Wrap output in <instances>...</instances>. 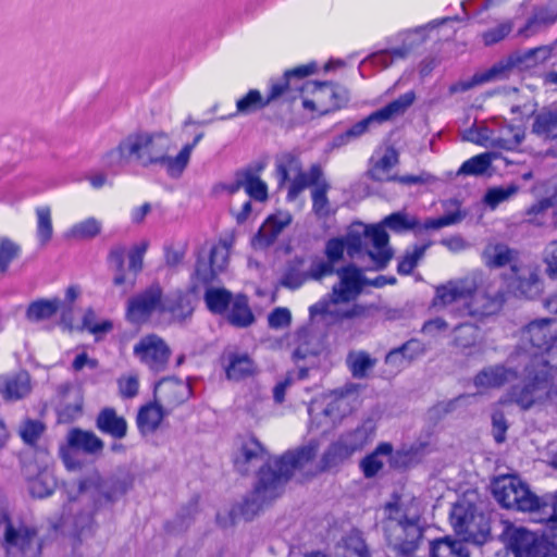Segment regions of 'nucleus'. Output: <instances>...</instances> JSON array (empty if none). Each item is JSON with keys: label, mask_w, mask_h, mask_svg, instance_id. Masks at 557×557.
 <instances>
[{"label": "nucleus", "mask_w": 557, "mask_h": 557, "mask_svg": "<svg viewBox=\"0 0 557 557\" xmlns=\"http://www.w3.org/2000/svg\"><path fill=\"white\" fill-rule=\"evenodd\" d=\"M491 490L503 508L528 513L533 521L545 524V541L557 548V491L540 496L517 474L495 476Z\"/></svg>", "instance_id": "f257e3e1"}, {"label": "nucleus", "mask_w": 557, "mask_h": 557, "mask_svg": "<svg viewBox=\"0 0 557 557\" xmlns=\"http://www.w3.org/2000/svg\"><path fill=\"white\" fill-rule=\"evenodd\" d=\"M315 70L313 62L296 66L286 71L281 82V102H290L294 110L310 117L338 110L348 101L347 90L338 85L305 81Z\"/></svg>", "instance_id": "f03ea898"}, {"label": "nucleus", "mask_w": 557, "mask_h": 557, "mask_svg": "<svg viewBox=\"0 0 557 557\" xmlns=\"http://www.w3.org/2000/svg\"><path fill=\"white\" fill-rule=\"evenodd\" d=\"M233 468L243 476L255 475V486L251 499L246 503L248 508L257 509L273 503L278 495V458L255 437L243 440L235 449L232 458Z\"/></svg>", "instance_id": "7ed1b4c3"}, {"label": "nucleus", "mask_w": 557, "mask_h": 557, "mask_svg": "<svg viewBox=\"0 0 557 557\" xmlns=\"http://www.w3.org/2000/svg\"><path fill=\"white\" fill-rule=\"evenodd\" d=\"M195 136L175 157L170 156L171 140L164 133L138 132L129 134L116 147L121 160H135L144 166L159 165L169 174H181L186 169L193 149L202 138Z\"/></svg>", "instance_id": "20e7f679"}, {"label": "nucleus", "mask_w": 557, "mask_h": 557, "mask_svg": "<svg viewBox=\"0 0 557 557\" xmlns=\"http://www.w3.org/2000/svg\"><path fill=\"white\" fill-rule=\"evenodd\" d=\"M382 510L388 545L401 556H411L422 539L424 505L410 494H401L387 502Z\"/></svg>", "instance_id": "39448f33"}, {"label": "nucleus", "mask_w": 557, "mask_h": 557, "mask_svg": "<svg viewBox=\"0 0 557 557\" xmlns=\"http://www.w3.org/2000/svg\"><path fill=\"white\" fill-rule=\"evenodd\" d=\"M337 276L338 282L333 286L330 298L311 307L312 319L333 323L344 319L356 320L368 317L372 308L355 302L366 285L361 272L354 267H346L337 272Z\"/></svg>", "instance_id": "423d86ee"}, {"label": "nucleus", "mask_w": 557, "mask_h": 557, "mask_svg": "<svg viewBox=\"0 0 557 557\" xmlns=\"http://www.w3.org/2000/svg\"><path fill=\"white\" fill-rule=\"evenodd\" d=\"M418 226L414 216L405 212H397L386 216L380 224L366 225L362 223H354L350 232V247L357 249L360 246L361 235H364L371 247L368 248V256L373 262L372 269L384 268L392 259V250L388 247V235L385 228H389L395 233H404Z\"/></svg>", "instance_id": "0eeeda50"}, {"label": "nucleus", "mask_w": 557, "mask_h": 557, "mask_svg": "<svg viewBox=\"0 0 557 557\" xmlns=\"http://www.w3.org/2000/svg\"><path fill=\"white\" fill-rule=\"evenodd\" d=\"M557 321L532 322L521 334L523 349L533 358L534 367H557Z\"/></svg>", "instance_id": "6e6552de"}, {"label": "nucleus", "mask_w": 557, "mask_h": 557, "mask_svg": "<svg viewBox=\"0 0 557 557\" xmlns=\"http://www.w3.org/2000/svg\"><path fill=\"white\" fill-rule=\"evenodd\" d=\"M475 498L474 493H469L454 505L450 524L454 531L462 537V541L483 544L491 536V527L488 519L482 512L476 511Z\"/></svg>", "instance_id": "1a4fd4ad"}, {"label": "nucleus", "mask_w": 557, "mask_h": 557, "mask_svg": "<svg viewBox=\"0 0 557 557\" xmlns=\"http://www.w3.org/2000/svg\"><path fill=\"white\" fill-rule=\"evenodd\" d=\"M436 305H453L457 310H468L471 314H492L498 308L497 301H488L481 293H472L469 283L455 282L442 286L436 292Z\"/></svg>", "instance_id": "9d476101"}, {"label": "nucleus", "mask_w": 557, "mask_h": 557, "mask_svg": "<svg viewBox=\"0 0 557 557\" xmlns=\"http://www.w3.org/2000/svg\"><path fill=\"white\" fill-rule=\"evenodd\" d=\"M234 233L221 237L208 251L201 250L197 256L195 270L191 276L194 288L212 282L228 265L230 255L235 245Z\"/></svg>", "instance_id": "9b49d317"}, {"label": "nucleus", "mask_w": 557, "mask_h": 557, "mask_svg": "<svg viewBox=\"0 0 557 557\" xmlns=\"http://www.w3.org/2000/svg\"><path fill=\"white\" fill-rule=\"evenodd\" d=\"M550 54V50L546 47H539L528 50L523 57L512 55L506 60H500L488 70L475 73L470 79L461 81L449 87L450 94L463 92L475 86L490 82L502 81L509 77L512 69L518 64L534 59L535 61H544Z\"/></svg>", "instance_id": "f8f14e48"}, {"label": "nucleus", "mask_w": 557, "mask_h": 557, "mask_svg": "<svg viewBox=\"0 0 557 557\" xmlns=\"http://www.w3.org/2000/svg\"><path fill=\"white\" fill-rule=\"evenodd\" d=\"M504 549L496 557H544L539 535L522 525L506 522L502 533Z\"/></svg>", "instance_id": "ddd939ff"}, {"label": "nucleus", "mask_w": 557, "mask_h": 557, "mask_svg": "<svg viewBox=\"0 0 557 557\" xmlns=\"http://www.w3.org/2000/svg\"><path fill=\"white\" fill-rule=\"evenodd\" d=\"M352 225L350 226L347 235L345 238L336 237L332 238L326 243L325 246V257L326 260L318 259L314 260L310 268V275L313 278H321L325 275H329L333 272V268L336 262H338L345 251L351 257L362 251L363 246L366 248V251L368 252V248L371 247V244L369 243V239L361 235L360 239V246L357 249H351L350 247V232H351Z\"/></svg>", "instance_id": "4468645a"}, {"label": "nucleus", "mask_w": 557, "mask_h": 557, "mask_svg": "<svg viewBox=\"0 0 557 557\" xmlns=\"http://www.w3.org/2000/svg\"><path fill=\"white\" fill-rule=\"evenodd\" d=\"M372 437L373 429L371 425H363L351 433L343 435L325 453L322 469H331L342 463L356 451L362 449Z\"/></svg>", "instance_id": "2eb2a0df"}, {"label": "nucleus", "mask_w": 557, "mask_h": 557, "mask_svg": "<svg viewBox=\"0 0 557 557\" xmlns=\"http://www.w3.org/2000/svg\"><path fill=\"white\" fill-rule=\"evenodd\" d=\"M3 544L9 555L37 557L40 554V543L34 528L22 522L8 521L4 528Z\"/></svg>", "instance_id": "dca6fc26"}, {"label": "nucleus", "mask_w": 557, "mask_h": 557, "mask_svg": "<svg viewBox=\"0 0 557 557\" xmlns=\"http://www.w3.org/2000/svg\"><path fill=\"white\" fill-rule=\"evenodd\" d=\"M137 360L153 372L165 370L171 357V348L166 342L156 335L143 336L133 347Z\"/></svg>", "instance_id": "f3484780"}, {"label": "nucleus", "mask_w": 557, "mask_h": 557, "mask_svg": "<svg viewBox=\"0 0 557 557\" xmlns=\"http://www.w3.org/2000/svg\"><path fill=\"white\" fill-rule=\"evenodd\" d=\"M165 312L164 299L158 285H152L128 301L127 319L133 323H143L154 313Z\"/></svg>", "instance_id": "a211bd4d"}, {"label": "nucleus", "mask_w": 557, "mask_h": 557, "mask_svg": "<svg viewBox=\"0 0 557 557\" xmlns=\"http://www.w3.org/2000/svg\"><path fill=\"white\" fill-rule=\"evenodd\" d=\"M153 396L154 400L165 410L172 411L191 396V387L183 380L165 377L156 384Z\"/></svg>", "instance_id": "6ab92c4d"}, {"label": "nucleus", "mask_w": 557, "mask_h": 557, "mask_svg": "<svg viewBox=\"0 0 557 557\" xmlns=\"http://www.w3.org/2000/svg\"><path fill=\"white\" fill-rule=\"evenodd\" d=\"M548 371L540 370L534 379L522 386L516 387L512 401L521 408L528 409L533 405L542 403L545 398L552 397L548 389Z\"/></svg>", "instance_id": "aec40b11"}, {"label": "nucleus", "mask_w": 557, "mask_h": 557, "mask_svg": "<svg viewBox=\"0 0 557 557\" xmlns=\"http://www.w3.org/2000/svg\"><path fill=\"white\" fill-rule=\"evenodd\" d=\"M508 286L519 297L534 298L542 292V283L536 269L529 265H515L511 268Z\"/></svg>", "instance_id": "412c9836"}, {"label": "nucleus", "mask_w": 557, "mask_h": 557, "mask_svg": "<svg viewBox=\"0 0 557 557\" xmlns=\"http://www.w3.org/2000/svg\"><path fill=\"white\" fill-rule=\"evenodd\" d=\"M30 391V377L27 372L7 373L0 376V395L8 401L22 399Z\"/></svg>", "instance_id": "4be33fe9"}, {"label": "nucleus", "mask_w": 557, "mask_h": 557, "mask_svg": "<svg viewBox=\"0 0 557 557\" xmlns=\"http://www.w3.org/2000/svg\"><path fill=\"white\" fill-rule=\"evenodd\" d=\"M278 97V81H273L267 96H262L258 89H250L236 101V113L250 114L265 108L272 100Z\"/></svg>", "instance_id": "5701e85b"}, {"label": "nucleus", "mask_w": 557, "mask_h": 557, "mask_svg": "<svg viewBox=\"0 0 557 557\" xmlns=\"http://www.w3.org/2000/svg\"><path fill=\"white\" fill-rule=\"evenodd\" d=\"M170 412L156 400L141 406L136 417L138 431L141 435L154 433L161 425L163 418Z\"/></svg>", "instance_id": "b1692460"}, {"label": "nucleus", "mask_w": 557, "mask_h": 557, "mask_svg": "<svg viewBox=\"0 0 557 557\" xmlns=\"http://www.w3.org/2000/svg\"><path fill=\"white\" fill-rule=\"evenodd\" d=\"M226 377L240 381L255 373V364L246 354L228 352L223 358Z\"/></svg>", "instance_id": "393cba45"}, {"label": "nucleus", "mask_w": 557, "mask_h": 557, "mask_svg": "<svg viewBox=\"0 0 557 557\" xmlns=\"http://www.w3.org/2000/svg\"><path fill=\"white\" fill-rule=\"evenodd\" d=\"M393 462V450L389 444H381L377 448L363 458L360 468L367 478L376 475L385 465Z\"/></svg>", "instance_id": "a878e982"}, {"label": "nucleus", "mask_w": 557, "mask_h": 557, "mask_svg": "<svg viewBox=\"0 0 557 557\" xmlns=\"http://www.w3.org/2000/svg\"><path fill=\"white\" fill-rule=\"evenodd\" d=\"M66 438L70 448L83 450L87 454H96L103 448V442L90 431L72 429Z\"/></svg>", "instance_id": "bb28decb"}, {"label": "nucleus", "mask_w": 557, "mask_h": 557, "mask_svg": "<svg viewBox=\"0 0 557 557\" xmlns=\"http://www.w3.org/2000/svg\"><path fill=\"white\" fill-rule=\"evenodd\" d=\"M82 406V391L76 387H67L59 405V420L62 422H70L74 420L81 414Z\"/></svg>", "instance_id": "cd10ccee"}, {"label": "nucleus", "mask_w": 557, "mask_h": 557, "mask_svg": "<svg viewBox=\"0 0 557 557\" xmlns=\"http://www.w3.org/2000/svg\"><path fill=\"white\" fill-rule=\"evenodd\" d=\"M97 426L116 438H123L127 432L126 420L112 408H106L99 413Z\"/></svg>", "instance_id": "c85d7f7f"}, {"label": "nucleus", "mask_w": 557, "mask_h": 557, "mask_svg": "<svg viewBox=\"0 0 557 557\" xmlns=\"http://www.w3.org/2000/svg\"><path fill=\"white\" fill-rule=\"evenodd\" d=\"M431 557H470L462 541L450 536L436 539L430 544Z\"/></svg>", "instance_id": "c756f323"}, {"label": "nucleus", "mask_w": 557, "mask_h": 557, "mask_svg": "<svg viewBox=\"0 0 557 557\" xmlns=\"http://www.w3.org/2000/svg\"><path fill=\"white\" fill-rule=\"evenodd\" d=\"M416 98L414 91L410 90L399 96L382 109L376 110L374 114L379 120V124L403 115L413 104Z\"/></svg>", "instance_id": "7c9ffc66"}, {"label": "nucleus", "mask_w": 557, "mask_h": 557, "mask_svg": "<svg viewBox=\"0 0 557 557\" xmlns=\"http://www.w3.org/2000/svg\"><path fill=\"white\" fill-rule=\"evenodd\" d=\"M523 138L524 132L518 126H494L493 148L515 149Z\"/></svg>", "instance_id": "2f4dec72"}, {"label": "nucleus", "mask_w": 557, "mask_h": 557, "mask_svg": "<svg viewBox=\"0 0 557 557\" xmlns=\"http://www.w3.org/2000/svg\"><path fill=\"white\" fill-rule=\"evenodd\" d=\"M410 50L411 46L407 45L391 50H381L366 58L362 63L370 64L379 70H384L391 66L395 61L406 59Z\"/></svg>", "instance_id": "473e14b6"}, {"label": "nucleus", "mask_w": 557, "mask_h": 557, "mask_svg": "<svg viewBox=\"0 0 557 557\" xmlns=\"http://www.w3.org/2000/svg\"><path fill=\"white\" fill-rule=\"evenodd\" d=\"M226 317L230 323L239 327L248 326L255 320L247 298L242 295H237L232 299Z\"/></svg>", "instance_id": "72a5a7b5"}, {"label": "nucleus", "mask_w": 557, "mask_h": 557, "mask_svg": "<svg viewBox=\"0 0 557 557\" xmlns=\"http://www.w3.org/2000/svg\"><path fill=\"white\" fill-rule=\"evenodd\" d=\"M278 238V219L270 215L260 226L257 235L252 238L251 245L255 249H267L276 244Z\"/></svg>", "instance_id": "f704fd0d"}, {"label": "nucleus", "mask_w": 557, "mask_h": 557, "mask_svg": "<svg viewBox=\"0 0 557 557\" xmlns=\"http://www.w3.org/2000/svg\"><path fill=\"white\" fill-rule=\"evenodd\" d=\"M61 309V299H39L29 305L26 317L29 321L38 322L54 315Z\"/></svg>", "instance_id": "c9c22d12"}, {"label": "nucleus", "mask_w": 557, "mask_h": 557, "mask_svg": "<svg viewBox=\"0 0 557 557\" xmlns=\"http://www.w3.org/2000/svg\"><path fill=\"white\" fill-rule=\"evenodd\" d=\"M36 213V236L41 246H46L52 238L53 224L52 213L49 206H40L35 210Z\"/></svg>", "instance_id": "e433bc0d"}, {"label": "nucleus", "mask_w": 557, "mask_h": 557, "mask_svg": "<svg viewBox=\"0 0 557 557\" xmlns=\"http://www.w3.org/2000/svg\"><path fill=\"white\" fill-rule=\"evenodd\" d=\"M101 221L91 216L73 224L65 235L71 239H89L96 237L101 232Z\"/></svg>", "instance_id": "4c0bfd02"}, {"label": "nucleus", "mask_w": 557, "mask_h": 557, "mask_svg": "<svg viewBox=\"0 0 557 557\" xmlns=\"http://www.w3.org/2000/svg\"><path fill=\"white\" fill-rule=\"evenodd\" d=\"M533 133L544 138H557V110L542 111L535 116Z\"/></svg>", "instance_id": "58836bf2"}, {"label": "nucleus", "mask_w": 557, "mask_h": 557, "mask_svg": "<svg viewBox=\"0 0 557 557\" xmlns=\"http://www.w3.org/2000/svg\"><path fill=\"white\" fill-rule=\"evenodd\" d=\"M233 298L228 290L221 287L208 288L205 294L206 305L213 313L227 312Z\"/></svg>", "instance_id": "ea45409f"}, {"label": "nucleus", "mask_w": 557, "mask_h": 557, "mask_svg": "<svg viewBox=\"0 0 557 557\" xmlns=\"http://www.w3.org/2000/svg\"><path fill=\"white\" fill-rule=\"evenodd\" d=\"M55 480L48 469L41 470L35 478L29 479L28 488L34 497L44 498L52 494Z\"/></svg>", "instance_id": "a19ab883"}, {"label": "nucleus", "mask_w": 557, "mask_h": 557, "mask_svg": "<svg viewBox=\"0 0 557 557\" xmlns=\"http://www.w3.org/2000/svg\"><path fill=\"white\" fill-rule=\"evenodd\" d=\"M397 163L398 152L389 146L379 148L371 157L372 170L374 172H389Z\"/></svg>", "instance_id": "79ce46f5"}, {"label": "nucleus", "mask_w": 557, "mask_h": 557, "mask_svg": "<svg viewBox=\"0 0 557 557\" xmlns=\"http://www.w3.org/2000/svg\"><path fill=\"white\" fill-rule=\"evenodd\" d=\"M82 289L77 285H70L64 292V298L61 300V321L60 324L65 330H73V308L72 305L79 298Z\"/></svg>", "instance_id": "37998d69"}, {"label": "nucleus", "mask_w": 557, "mask_h": 557, "mask_svg": "<svg viewBox=\"0 0 557 557\" xmlns=\"http://www.w3.org/2000/svg\"><path fill=\"white\" fill-rule=\"evenodd\" d=\"M518 190L519 187L515 184L492 187L485 193L483 201L490 209H495L498 205L511 199Z\"/></svg>", "instance_id": "c03bdc74"}, {"label": "nucleus", "mask_w": 557, "mask_h": 557, "mask_svg": "<svg viewBox=\"0 0 557 557\" xmlns=\"http://www.w3.org/2000/svg\"><path fill=\"white\" fill-rule=\"evenodd\" d=\"M515 377V374L511 371H508L503 368L490 369L480 373L475 383L478 386L484 387H494L504 384L505 382H510Z\"/></svg>", "instance_id": "a18cd8bd"}, {"label": "nucleus", "mask_w": 557, "mask_h": 557, "mask_svg": "<svg viewBox=\"0 0 557 557\" xmlns=\"http://www.w3.org/2000/svg\"><path fill=\"white\" fill-rule=\"evenodd\" d=\"M165 312H170L175 320H183L191 314L190 300L181 294L164 299Z\"/></svg>", "instance_id": "49530a36"}, {"label": "nucleus", "mask_w": 557, "mask_h": 557, "mask_svg": "<svg viewBox=\"0 0 557 557\" xmlns=\"http://www.w3.org/2000/svg\"><path fill=\"white\" fill-rule=\"evenodd\" d=\"M494 124L492 125H475L467 129L463 134V139L474 143L480 146L493 148Z\"/></svg>", "instance_id": "de8ad7c7"}, {"label": "nucleus", "mask_w": 557, "mask_h": 557, "mask_svg": "<svg viewBox=\"0 0 557 557\" xmlns=\"http://www.w3.org/2000/svg\"><path fill=\"white\" fill-rule=\"evenodd\" d=\"M341 554L343 557H367V546L359 532H351L343 540Z\"/></svg>", "instance_id": "09e8293b"}, {"label": "nucleus", "mask_w": 557, "mask_h": 557, "mask_svg": "<svg viewBox=\"0 0 557 557\" xmlns=\"http://www.w3.org/2000/svg\"><path fill=\"white\" fill-rule=\"evenodd\" d=\"M484 262L492 268L502 267L511 260V252L504 245H488L483 253Z\"/></svg>", "instance_id": "8fccbe9b"}, {"label": "nucleus", "mask_w": 557, "mask_h": 557, "mask_svg": "<svg viewBox=\"0 0 557 557\" xmlns=\"http://www.w3.org/2000/svg\"><path fill=\"white\" fill-rule=\"evenodd\" d=\"M117 391L123 399L135 398L139 393L140 380L137 373L122 374L117 381Z\"/></svg>", "instance_id": "3c124183"}, {"label": "nucleus", "mask_w": 557, "mask_h": 557, "mask_svg": "<svg viewBox=\"0 0 557 557\" xmlns=\"http://www.w3.org/2000/svg\"><path fill=\"white\" fill-rule=\"evenodd\" d=\"M492 154L488 152L478 154L462 163L456 174H484L491 165Z\"/></svg>", "instance_id": "603ef678"}, {"label": "nucleus", "mask_w": 557, "mask_h": 557, "mask_svg": "<svg viewBox=\"0 0 557 557\" xmlns=\"http://www.w3.org/2000/svg\"><path fill=\"white\" fill-rule=\"evenodd\" d=\"M349 368L355 376H363L374 366V360L363 351L351 352L348 357Z\"/></svg>", "instance_id": "864d4df0"}, {"label": "nucleus", "mask_w": 557, "mask_h": 557, "mask_svg": "<svg viewBox=\"0 0 557 557\" xmlns=\"http://www.w3.org/2000/svg\"><path fill=\"white\" fill-rule=\"evenodd\" d=\"M243 187L248 196L256 200L263 201L268 197L267 185L259 178V176H246L239 183L238 187Z\"/></svg>", "instance_id": "5fc2aeb1"}, {"label": "nucleus", "mask_w": 557, "mask_h": 557, "mask_svg": "<svg viewBox=\"0 0 557 557\" xmlns=\"http://www.w3.org/2000/svg\"><path fill=\"white\" fill-rule=\"evenodd\" d=\"M18 253L20 247L15 243L7 238H0V272H5Z\"/></svg>", "instance_id": "6e6d98bb"}, {"label": "nucleus", "mask_w": 557, "mask_h": 557, "mask_svg": "<svg viewBox=\"0 0 557 557\" xmlns=\"http://www.w3.org/2000/svg\"><path fill=\"white\" fill-rule=\"evenodd\" d=\"M83 325L87 329L91 334L96 336H100L106 334L112 330V322L109 320L97 321L94 312L88 311L84 315Z\"/></svg>", "instance_id": "4d7b16f0"}, {"label": "nucleus", "mask_w": 557, "mask_h": 557, "mask_svg": "<svg viewBox=\"0 0 557 557\" xmlns=\"http://www.w3.org/2000/svg\"><path fill=\"white\" fill-rule=\"evenodd\" d=\"M424 250V247H414L412 250H408L398 263V272L401 274L411 273L418 261L422 258Z\"/></svg>", "instance_id": "13d9d810"}, {"label": "nucleus", "mask_w": 557, "mask_h": 557, "mask_svg": "<svg viewBox=\"0 0 557 557\" xmlns=\"http://www.w3.org/2000/svg\"><path fill=\"white\" fill-rule=\"evenodd\" d=\"M312 199L314 212L319 216L324 218L333 212L325 198V186H315L312 190Z\"/></svg>", "instance_id": "bf43d9fd"}, {"label": "nucleus", "mask_w": 557, "mask_h": 557, "mask_svg": "<svg viewBox=\"0 0 557 557\" xmlns=\"http://www.w3.org/2000/svg\"><path fill=\"white\" fill-rule=\"evenodd\" d=\"M512 25L509 22H504L495 28L488 29L482 34L483 41L486 46L494 45L503 40L511 32Z\"/></svg>", "instance_id": "052dcab7"}, {"label": "nucleus", "mask_w": 557, "mask_h": 557, "mask_svg": "<svg viewBox=\"0 0 557 557\" xmlns=\"http://www.w3.org/2000/svg\"><path fill=\"white\" fill-rule=\"evenodd\" d=\"M148 248V244L143 242L135 247L128 253V269L136 275L143 268L144 255Z\"/></svg>", "instance_id": "680f3d73"}, {"label": "nucleus", "mask_w": 557, "mask_h": 557, "mask_svg": "<svg viewBox=\"0 0 557 557\" xmlns=\"http://www.w3.org/2000/svg\"><path fill=\"white\" fill-rule=\"evenodd\" d=\"M44 429V425L38 421H26L21 426L20 434L24 442L33 444L42 434Z\"/></svg>", "instance_id": "e2e57ef3"}, {"label": "nucleus", "mask_w": 557, "mask_h": 557, "mask_svg": "<svg viewBox=\"0 0 557 557\" xmlns=\"http://www.w3.org/2000/svg\"><path fill=\"white\" fill-rule=\"evenodd\" d=\"M313 455L314 454L311 448L304 449L297 453V455L286 454L281 458V469L283 466L285 467L288 465H292L293 467H304V465L308 462Z\"/></svg>", "instance_id": "0e129e2a"}, {"label": "nucleus", "mask_w": 557, "mask_h": 557, "mask_svg": "<svg viewBox=\"0 0 557 557\" xmlns=\"http://www.w3.org/2000/svg\"><path fill=\"white\" fill-rule=\"evenodd\" d=\"M373 124H379V120H377V117H375L374 112L371 113L366 119L354 124L349 129H347V133L352 140V139L360 137L364 133H367L368 129L370 128V126Z\"/></svg>", "instance_id": "69168bd1"}, {"label": "nucleus", "mask_w": 557, "mask_h": 557, "mask_svg": "<svg viewBox=\"0 0 557 557\" xmlns=\"http://www.w3.org/2000/svg\"><path fill=\"white\" fill-rule=\"evenodd\" d=\"M462 218H463V214L460 211H458L456 213L447 214V215H445L443 218H440V219L429 220L424 224V227H426V228H440V227H443V226L455 224V223L461 221Z\"/></svg>", "instance_id": "338daca9"}, {"label": "nucleus", "mask_w": 557, "mask_h": 557, "mask_svg": "<svg viewBox=\"0 0 557 557\" xmlns=\"http://www.w3.org/2000/svg\"><path fill=\"white\" fill-rule=\"evenodd\" d=\"M544 261L549 275L557 277V243H552L546 247Z\"/></svg>", "instance_id": "774afa93"}]
</instances>
